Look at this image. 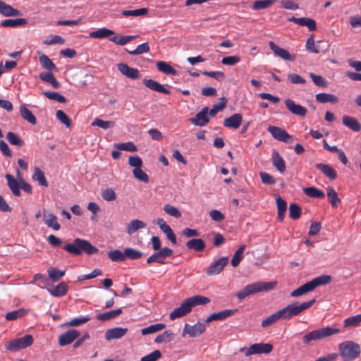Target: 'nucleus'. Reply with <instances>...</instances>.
Instances as JSON below:
<instances>
[{"mask_svg":"<svg viewBox=\"0 0 361 361\" xmlns=\"http://www.w3.org/2000/svg\"><path fill=\"white\" fill-rule=\"evenodd\" d=\"M89 35L90 37L94 39L109 37L110 42L120 46H124L128 44L137 37V35H116L114 30L106 27L99 28L94 31L90 32Z\"/></svg>","mask_w":361,"mask_h":361,"instance_id":"nucleus-1","label":"nucleus"},{"mask_svg":"<svg viewBox=\"0 0 361 361\" xmlns=\"http://www.w3.org/2000/svg\"><path fill=\"white\" fill-rule=\"evenodd\" d=\"M152 248L155 252L147 259V264L156 262L161 264L166 263V258L173 255V251L169 247L161 248V243L158 236H153L151 239Z\"/></svg>","mask_w":361,"mask_h":361,"instance_id":"nucleus-2","label":"nucleus"},{"mask_svg":"<svg viewBox=\"0 0 361 361\" xmlns=\"http://www.w3.org/2000/svg\"><path fill=\"white\" fill-rule=\"evenodd\" d=\"M63 248L74 255H80L82 252L93 255L99 252L98 248L93 246L89 241L78 238H75L73 243L65 245Z\"/></svg>","mask_w":361,"mask_h":361,"instance_id":"nucleus-3","label":"nucleus"},{"mask_svg":"<svg viewBox=\"0 0 361 361\" xmlns=\"http://www.w3.org/2000/svg\"><path fill=\"white\" fill-rule=\"evenodd\" d=\"M276 286V283L274 281H257L245 286L241 290L236 293V296L239 300H242L250 295L273 290Z\"/></svg>","mask_w":361,"mask_h":361,"instance_id":"nucleus-4","label":"nucleus"},{"mask_svg":"<svg viewBox=\"0 0 361 361\" xmlns=\"http://www.w3.org/2000/svg\"><path fill=\"white\" fill-rule=\"evenodd\" d=\"M331 277L329 275H322L305 283L290 293L291 297H299L312 291L317 287L330 283Z\"/></svg>","mask_w":361,"mask_h":361,"instance_id":"nucleus-5","label":"nucleus"},{"mask_svg":"<svg viewBox=\"0 0 361 361\" xmlns=\"http://www.w3.org/2000/svg\"><path fill=\"white\" fill-rule=\"evenodd\" d=\"M316 302L314 298L302 303H293L279 310L282 316V319L289 320L292 317L300 314L306 310L311 307Z\"/></svg>","mask_w":361,"mask_h":361,"instance_id":"nucleus-6","label":"nucleus"},{"mask_svg":"<svg viewBox=\"0 0 361 361\" xmlns=\"http://www.w3.org/2000/svg\"><path fill=\"white\" fill-rule=\"evenodd\" d=\"M340 332H341V331L338 329H334L329 326L324 327L312 331L305 334L302 336V341L304 344H308L311 341L321 340Z\"/></svg>","mask_w":361,"mask_h":361,"instance_id":"nucleus-7","label":"nucleus"},{"mask_svg":"<svg viewBox=\"0 0 361 361\" xmlns=\"http://www.w3.org/2000/svg\"><path fill=\"white\" fill-rule=\"evenodd\" d=\"M339 351L344 361H352L359 356L360 347L353 341H345L339 345Z\"/></svg>","mask_w":361,"mask_h":361,"instance_id":"nucleus-8","label":"nucleus"},{"mask_svg":"<svg viewBox=\"0 0 361 361\" xmlns=\"http://www.w3.org/2000/svg\"><path fill=\"white\" fill-rule=\"evenodd\" d=\"M33 343L32 336L27 334L23 337L11 340L6 345V349L11 352H17L26 348Z\"/></svg>","mask_w":361,"mask_h":361,"instance_id":"nucleus-9","label":"nucleus"},{"mask_svg":"<svg viewBox=\"0 0 361 361\" xmlns=\"http://www.w3.org/2000/svg\"><path fill=\"white\" fill-rule=\"evenodd\" d=\"M267 130L272 137L279 141L284 142L286 143H290L293 142V137L283 128L270 126L268 127Z\"/></svg>","mask_w":361,"mask_h":361,"instance_id":"nucleus-10","label":"nucleus"},{"mask_svg":"<svg viewBox=\"0 0 361 361\" xmlns=\"http://www.w3.org/2000/svg\"><path fill=\"white\" fill-rule=\"evenodd\" d=\"M273 350L272 345L269 343H255L251 345L246 350L245 355L246 357L250 356L251 355L255 354H269Z\"/></svg>","mask_w":361,"mask_h":361,"instance_id":"nucleus-11","label":"nucleus"},{"mask_svg":"<svg viewBox=\"0 0 361 361\" xmlns=\"http://www.w3.org/2000/svg\"><path fill=\"white\" fill-rule=\"evenodd\" d=\"M228 263V257H222L216 261L212 262L206 270V274L208 276H213L219 274L224 268Z\"/></svg>","mask_w":361,"mask_h":361,"instance_id":"nucleus-12","label":"nucleus"},{"mask_svg":"<svg viewBox=\"0 0 361 361\" xmlns=\"http://www.w3.org/2000/svg\"><path fill=\"white\" fill-rule=\"evenodd\" d=\"M269 46L274 54L281 59L289 61H293L295 59V54H290L288 50L279 47L274 42H269Z\"/></svg>","mask_w":361,"mask_h":361,"instance_id":"nucleus-13","label":"nucleus"},{"mask_svg":"<svg viewBox=\"0 0 361 361\" xmlns=\"http://www.w3.org/2000/svg\"><path fill=\"white\" fill-rule=\"evenodd\" d=\"M210 116L208 107H204L195 117L190 118V122L197 126H204L209 123Z\"/></svg>","mask_w":361,"mask_h":361,"instance_id":"nucleus-14","label":"nucleus"},{"mask_svg":"<svg viewBox=\"0 0 361 361\" xmlns=\"http://www.w3.org/2000/svg\"><path fill=\"white\" fill-rule=\"evenodd\" d=\"M118 71L126 77L136 80L140 78L141 75L138 69L129 66L127 63H119Z\"/></svg>","mask_w":361,"mask_h":361,"instance_id":"nucleus-15","label":"nucleus"},{"mask_svg":"<svg viewBox=\"0 0 361 361\" xmlns=\"http://www.w3.org/2000/svg\"><path fill=\"white\" fill-rule=\"evenodd\" d=\"M80 336V332L76 329H71L61 334L59 338V344L61 346L67 345L73 342Z\"/></svg>","mask_w":361,"mask_h":361,"instance_id":"nucleus-16","label":"nucleus"},{"mask_svg":"<svg viewBox=\"0 0 361 361\" xmlns=\"http://www.w3.org/2000/svg\"><path fill=\"white\" fill-rule=\"evenodd\" d=\"M285 105L290 112L293 114L305 117L307 114V110L305 107L295 104L294 101L290 99L285 100Z\"/></svg>","mask_w":361,"mask_h":361,"instance_id":"nucleus-17","label":"nucleus"},{"mask_svg":"<svg viewBox=\"0 0 361 361\" xmlns=\"http://www.w3.org/2000/svg\"><path fill=\"white\" fill-rule=\"evenodd\" d=\"M205 331V326L204 324L197 322L193 326H190L188 324H185L183 329V334H187L190 337H197L201 335Z\"/></svg>","mask_w":361,"mask_h":361,"instance_id":"nucleus-18","label":"nucleus"},{"mask_svg":"<svg viewBox=\"0 0 361 361\" xmlns=\"http://www.w3.org/2000/svg\"><path fill=\"white\" fill-rule=\"evenodd\" d=\"M5 178L7 180V185L9 189L11 190L13 195L16 197H20L21 195L20 192V184H21V178L19 181H18L11 174L6 173L5 175Z\"/></svg>","mask_w":361,"mask_h":361,"instance_id":"nucleus-19","label":"nucleus"},{"mask_svg":"<svg viewBox=\"0 0 361 361\" xmlns=\"http://www.w3.org/2000/svg\"><path fill=\"white\" fill-rule=\"evenodd\" d=\"M237 312H238L237 309L224 310L223 311L212 314L210 316H209L207 318L205 322L208 323V322H211L212 321H216V320L222 321L232 315H234Z\"/></svg>","mask_w":361,"mask_h":361,"instance_id":"nucleus-20","label":"nucleus"},{"mask_svg":"<svg viewBox=\"0 0 361 361\" xmlns=\"http://www.w3.org/2000/svg\"><path fill=\"white\" fill-rule=\"evenodd\" d=\"M191 312L189 305L185 300L180 307L175 308L169 315L171 320H174L177 318L183 317Z\"/></svg>","mask_w":361,"mask_h":361,"instance_id":"nucleus-21","label":"nucleus"},{"mask_svg":"<svg viewBox=\"0 0 361 361\" xmlns=\"http://www.w3.org/2000/svg\"><path fill=\"white\" fill-rule=\"evenodd\" d=\"M142 82L145 85V87H148L152 90L166 94H170V91L168 89L165 88L161 84H160L156 80H154L152 79L145 78L142 80Z\"/></svg>","mask_w":361,"mask_h":361,"instance_id":"nucleus-22","label":"nucleus"},{"mask_svg":"<svg viewBox=\"0 0 361 361\" xmlns=\"http://www.w3.org/2000/svg\"><path fill=\"white\" fill-rule=\"evenodd\" d=\"M128 332L127 328L115 327L108 329L105 333V338L106 341L112 339H119L126 334Z\"/></svg>","mask_w":361,"mask_h":361,"instance_id":"nucleus-23","label":"nucleus"},{"mask_svg":"<svg viewBox=\"0 0 361 361\" xmlns=\"http://www.w3.org/2000/svg\"><path fill=\"white\" fill-rule=\"evenodd\" d=\"M289 21L295 23L300 26H306L310 31H314L317 28L316 22L310 18H295L291 17L288 19Z\"/></svg>","mask_w":361,"mask_h":361,"instance_id":"nucleus-24","label":"nucleus"},{"mask_svg":"<svg viewBox=\"0 0 361 361\" xmlns=\"http://www.w3.org/2000/svg\"><path fill=\"white\" fill-rule=\"evenodd\" d=\"M243 121V116L240 114H235L224 121V126L226 128L237 129Z\"/></svg>","mask_w":361,"mask_h":361,"instance_id":"nucleus-25","label":"nucleus"},{"mask_svg":"<svg viewBox=\"0 0 361 361\" xmlns=\"http://www.w3.org/2000/svg\"><path fill=\"white\" fill-rule=\"evenodd\" d=\"M185 300L188 305H189V307L191 311L193 307L206 305L210 302L209 298L200 295L192 296L190 298H187Z\"/></svg>","mask_w":361,"mask_h":361,"instance_id":"nucleus-26","label":"nucleus"},{"mask_svg":"<svg viewBox=\"0 0 361 361\" xmlns=\"http://www.w3.org/2000/svg\"><path fill=\"white\" fill-rule=\"evenodd\" d=\"M276 202L277 206V219L282 222L285 218V214L287 210L286 202L280 196H276Z\"/></svg>","mask_w":361,"mask_h":361,"instance_id":"nucleus-27","label":"nucleus"},{"mask_svg":"<svg viewBox=\"0 0 361 361\" xmlns=\"http://www.w3.org/2000/svg\"><path fill=\"white\" fill-rule=\"evenodd\" d=\"M272 164L281 173L286 171V164L280 154L274 150L271 155Z\"/></svg>","mask_w":361,"mask_h":361,"instance_id":"nucleus-28","label":"nucleus"},{"mask_svg":"<svg viewBox=\"0 0 361 361\" xmlns=\"http://www.w3.org/2000/svg\"><path fill=\"white\" fill-rule=\"evenodd\" d=\"M315 167L331 180L337 177V172L328 164L319 163L315 164Z\"/></svg>","mask_w":361,"mask_h":361,"instance_id":"nucleus-29","label":"nucleus"},{"mask_svg":"<svg viewBox=\"0 0 361 361\" xmlns=\"http://www.w3.org/2000/svg\"><path fill=\"white\" fill-rule=\"evenodd\" d=\"M342 120L343 125L348 127L349 129L353 130L354 132L360 131L361 125L355 118L349 116H343Z\"/></svg>","mask_w":361,"mask_h":361,"instance_id":"nucleus-30","label":"nucleus"},{"mask_svg":"<svg viewBox=\"0 0 361 361\" xmlns=\"http://www.w3.org/2000/svg\"><path fill=\"white\" fill-rule=\"evenodd\" d=\"M68 287L64 282H61L52 288H47L48 292L54 297H62L66 295Z\"/></svg>","mask_w":361,"mask_h":361,"instance_id":"nucleus-31","label":"nucleus"},{"mask_svg":"<svg viewBox=\"0 0 361 361\" xmlns=\"http://www.w3.org/2000/svg\"><path fill=\"white\" fill-rule=\"evenodd\" d=\"M44 222L49 228L55 231H59L61 228L56 216L52 213L44 214Z\"/></svg>","mask_w":361,"mask_h":361,"instance_id":"nucleus-32","label":"nucleus"},{"mask_svg":"<svg viewBox=\"0 0 361 361\" xmlns=\"http://www.w3.org/2000/svg\"><path fill=\"white\" fill-rule=\"evenodd\" d=\"M0 13L5 16H20V12L18 10L13 8L1 0H0Z\"/></svg>","mask_w":361,"mask_h":361,"instance_id":"nucleus-33","label":"nucleus"},{"mask_svg":"<svg viewBox=\"0 0 361 361\" xmlns=\"http://www.w3.org/2000/svg\"><path fill=\"white\" fill-rule=\"evenodd\" d=\"M186 246L190 250H193L196 252H202L204 250L206 245L202 239L193 238L186 243Z\"/></svg>","mask_w":361,"mask_h":361,"instance_id":"nucleus-34","label":"nucleus"},{"mask_svg":"<svg viewBox=\"0 0 361 361\" xmlns=\"http://www.w3.org/2000/svg\"><path fill=\"white\" fill-rule=\"evenodd\" d=\"M361 324V314L346 318L343 321V329H353Z\"/></svg>","mask_w":361,"mask_h":361,"instance_id":"nucleus-35","label":"nucleus"},{"mask_svg":"<svg viewBox=\"0 0 361 361\" xmlns=\"http://www.w3.org/2000/svg\"><path fill=\"white\" fill-rule=\"evenodd\" d=\"M20 114L23 119L32 125H35L37 123L36 117L32 113V111L26 107L25 104L20 106Z\"/></svg>","mask_w":361,"mask_h":361,"instance_id":"nucleus-36","label":"nucleus"},{"mask_svg":"<svg viewBox=\"0 0 361 361\" xmlns=\"http://www.w3.org/2000/svg\"><path fill=\"white\" fill-rule=\"evenodd\" d=\"M123 312L122 309L119 308L111 310L106 312L100 313L97 315V319L102 322L109 321L119 316Z\"/></svg>","mask_w":361,"mask_h":361,"instance_id":"nucleus-37","label":"nucleus"},{"mask_svg":"<svg viewBox=\"0 0 361 361\" xmlns=\"http://www.w3.org/2000/svg\"><path fill=\"white\" fill-rule=\"evenodd\" d=\"M157 68L160 72L167 75H176L178 73V71L176 69H174L169 63L165 61H157Z\"/></svg>","mask_w":361,"mask_h":361,"instance_id":"nucleus-38","label":"nucleus"},{"mask_svg":"<svg viewBox=\"0 0 361 361\" xmlns=\"http://www.w3.org/2000/svg\"><path fill=\"white\" fill-rule=\"evenodd\" d=\"M326 192L329 202L331 204L332 207L336 208L341 202V199L338 197L336 190L333 188L329 187L326 189Z\"/></svg>","mask_w":361,"mask_h":361,"instance_id":"nucleus-39","label":"nucleus"},{"mask_svg":"<svg viewBox=\"0 0 361 361\" xmlns=\"http://www.w3.org/2000/svg\"><path fill=\"white\" fill-rule=\"evenodd\" d=\"M315 97L318 102L322 104L327 102L335 104L338 102L337 97L331 94L319 93L316 94Z\"/></svg>","mask_w":361,"mask_h":361,"instance_id":"nucleus-40","label":"nucleus"},{"mask_svg":"<svg viewBox=\"0 0 361 361\" xmlns=\"http://www.w3.org/2000/svg\"><path fill=\"white\" fill-rule=\"evenodd\" d=\"M148 8H142L135 10H123L121 11V14L123 17H137V16H144L148 13Z\"/></svg>","mask_w":361,"mask_h":361,"instance_id":"nucleus-41","label":"nucleus"},{"mask_svg":"<svg viewBox=\"0 0 361 361\" xmlns=\"http://www.w3.org/2000/svg\"><path fill=\"white\" fill-rule=\"evenodd\" d=\"M32 179L38 182L39 185L44 187H48L49 184L46 179L44 172L38 167L35 169L32 175Z\"/></svg>","mask_w":361,"mask_h":361,"instance_id":"nucleus-42","label":"nucleus"},{"mask_svg":"<svg viewBox=\"0 0 361 361\" xmlns=\"http://www.w3.org/2000/svg\"><path fill=\"white\" fill-rule=\"evenodd\" d=\"M146 226V224L138 219H135L131 221L127 226L126 232L131 235L133 233L136 232L140 228H143Z\"/></svg>","mask_w":361,"mask_h":361,"instance_id":"nucleus-43","label":"nucleus"},{"mask_svg":"<svg viewBox=\"0 0 361 361\" xmlns=\"http://www.w3.org/2000/svg\"><path fill=\"white\" fill-rule=\"evenodd\" d=\"M26 23L27 20L25 18L6 19L1 23V25L4 27H15L20 25H24Z\"/></svg>","mask_w":361,"mask_h":361,"instance_id":"nucleus-44","label":"nucleus"},{"mask_svg":"<svg viewBox=\"0 0 361 361\" xmlns=\"http://www.w3.org/2000/svg\"><path fill=\"white\" fill-rule=\"evenodd\" d=\"M227 102V99L224 97L220 99L219 103L214 104L209 111L210 117H214L219 111H222L226 106Z\"/></svg>","mask_w":361,"mask_h":361,"instance_id":"nucleus-45","label":"nucleus"},{"mask_svg":"<svg viewBox=\"0 0 361 361\" xmlns=\"http://www.w3.org/2000/svg\"><path fill=\"white\" fill-rule=\"evenodd\" d=\"M124 256L125 260L126 259L135 260L142 257V252L132 247H126L124 249Z\"/></svg>","mask_w":361,"mask_h":361,"instance_id":"nucleus-46","label":"nucleus"},{"mask_svg":"<svg viewBox=\"0 0 361 361\" xmlns=\"http://www.w3.org/2000/svg\"><path fill=\"white\" fill-rule=\"evenodd\" d=\"M280 319H282V316L280 312V310H278L275 313L269 316L267 319H264L262 322V326L264 328L267 327V326H271V324L277 322Z\"/></svg>","mask_w":361,"mask_h":361,"instance_id":"nucleus-47","label":"nucleus"},{"mask_svg":"<svg viewBox=\"0 0 361 361\" xmlns=\"http://www.w3.org/2000/svg\"><path fill=\"white\" fill-rule=\"evenodd\" d=\"M39 63L41 66L50 71H56V66L51 61V59L45 54H42L39 56Z\"/></svg>","mask_w":361,"mask_h":361,"instance_id":"nucleus-48","label":"nucleus"},{"mask_svg":"<svg viewBox=\"0 0 361 361\" xmlns=\"http://www.w3.org/2000/svg\"><path fill=\"white\" fill-rule=\"evenodd\" d=\"M303 192L307 196L310 197L324 198L325 196L323 191L314 187L305 188H303Z\"/></svg>","mask_w":361,"mask_h":361,"instance_id":"nucleus-49","label":"nucleus"},{"mask_svg":"<svg viewBox=\"0 0 361 361\" xmlns=\"http://www.w3.org/2000/svg\"><path fill=\"white\" fill-rule=\"evenodd\" d=\"M245 250V245H242L235 252L232 259H231V265L233 267H236L240 264V261L243 257V252Z\"/></svg>","mask_w":361,"mask_h":361,"instance_id":"nucleus-50","label":"nucleus"},{"mask_svg":"<svg viewBox=\"0 0 361 361\" xmlns=\"http://www.w3.org/2000/svg\"><path fill=\"white\" fill-rule=\"evenodd\" d=\"M165 327H166V325L164 324H161V323L155 324H152L146 328L142 329L141 330V333L142 335L151 334H154V333L158 332L159 331H161Z\"/></svg>","mask_w":361,"mask_h":361,"instance_id":"nucleus-51","label":"nucleus"},{"mask_svg":"<svg viewBox=\"0 0 361 361\" xmlns=\"http://www.w3.org/2000/svg\"><path fill=\"white\" fill-rule=\"evenodd\" d=\"M27 314V311L25 309L21 308L18 310L8 312L6 314L5 318L8 321H12V320H15L18 318L23 317L25 315H26Z\"/></svg>","mask_w":361,"mask_h":361,"instance_id":"nucleus-52","label":"nucleus"},{"mask_svg":"<svg viewBox=\"0 0 361 361\" xmlns=\"http://www.w3.org/2000/svg\"><path fill=\"white\" fill-rule=\"evenodd\" d=\"M108 257L115 262L125 261L124 251L122 252L119 250H114L108 252Z\"/></svg>","mask_w":361,"mask_h":361,"instance_id":"nucleus-53","label":"nucleus"},{"mask_svg":"<svg viewBox=\"0 0 361 361\" xmlns=\"http://www.w3.org/2000/svg\"><path fill=\"white\" fill-rule=\"evenodd\" d=\"M276 0H257L253 3L252 8L254 10L264 9L272 4H274Z\"/></svg>","mask_w":361,"mask_h":361,"instance_id":"nucleus-54","label":"nucleus"},{"mask_svg":"<svg viewBox=\"0 0 361 361\" xmlns=\"http://www.w3.org/2000/svg\"><path fill=\"white\" fill-rule=\"evenodd\" d=\"M173 333L171 331L168 330L159 334L154 339V342L157 343H167L173 340Z\"/></svg>","mask_w":361,"mask_h":361,"instance_id":"nucleus-55","label":"nucleus"},{"mask_svg":"<svg viewBox=\"0 0 361 361\" xmlns=\"http://www.w3.org/2000/svg\"><path fill=\"white\" fill-rule=\"evenodd\" d=\"M49 277L52 281L56 282L65 275V271H61L56 268H49L47 270Z\"/></svg>","mask_w":361,"mask_h":361,"instance_id":"nucleus-56","label":"nucleus"},{"mask_svg":"<svg viewBox=\"0 0 361 361\" xmlns=\"http://www.w3.org/2000/svg\"><path fill=\"white\" fill-rule=\"evenodd\" d=\"M301 208L298 204L291 203L289 205V216L292 219H298L301 216Z\"/></svg>","mask_w":361,"mask_h":361,"instance_id":"nucleus-57","label":"nucleus"},{"mask_svg":"<svg viewBox=\"0 0 361 361\" xmlns=\"http://www.w3.org/2000/svg\"><path fill=\"white\" fill-rule=\"evenodd\" d=\"M6 138L10 144L18 147H22L24 145V142L21 140L16 133L13 132H8L6 135Z\"/></svg>","mask_w":361,"mask_h":361,"instance_id":"nucleus-58","label":"nucleus"},{"mask_svg":"<svg viewBox=\"0 0 361 361\" xmlns=\"http://www.w3.org/2000/svg\"><path fill=\"white\" fill-rule=\"evenodd\" d=\"M130 55H140L144 53H147L149 51V46L147 42L142 43L137 47L134 50H126Z\"/></svg>","mask_w":361,"mask_h":361,"instance_id":"nucleus-59","label":"nucleus"},{"mask_svg":"<svg viewBox=\"0 0 361 361\" xmlns=\"http://www.w3.org/2000/svg\"><path fill=\"white\" fill-rule=\"evenodd\" d=\"M164 211L169 216L176 219L181 216V212L178 209V208L169 204L164 206Z\"/></svg>","mask_w":361,"mask_h":361,"instance_id":"nucleus-60","label":"nucleus"},{"mask_svg":"<svg viewBox=\"0 0 361 361\" xmlns=\"http://www.w3.org/2000/svg\"><path fill=\"white\" fill-rule=\"evenodd\" d=\"M44 94L49 99L56 101L59 103H65L66 99L60 93L56 92H45Z\"/></svg>","mask_w":361,"mask_h":361,"instance_id":"nucleus-61","label":"nucleus"},{"mask_svg":"<svg viewBox=\"0 0 361 361\" xmlns=\"http://www.w3.org/2000/svg\"><path fill=\"white\" fill-rule=\"evenodd\" d=\"M133 174L135 178L140 181L144 183L149 182L148 175L144 171H142L141 168L134 169L133 170Z\"/></svg>","mask_w":361,"mask_h":361,"instance_id":"nucleus-62","label":"nucleus"},{"mask_svg":"<svg viewBox=\"0 0 361 361\" xmlns=\"http://www.w3.org/2000/svg\"><path fill=\"white\" fill-rule=\"evenodd\" d=\"M310 76L316 85L323 87H326L328 86V82L322 75H317L313 73H310Z\"/></svg>","mask_w":361,"mask_h":361,"instance_id":"nucleus-63","label":"nucleus"},{"mask_svg":"<svg viewBox=\"0 0 361 361\" xmlns=\"http://www.w3.org/2000/svg\"><path fill=\"white\" fill-rule=\"evenodd\" d=\"M161 357V353L159 350H154L151 353L142 357L140 361H157Z\"/></svg>","mask_w":361,"mask_h":361,"instance_id":"nucleus-64","label":"nucleus"}]
</instances>
